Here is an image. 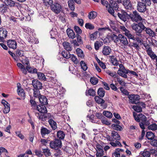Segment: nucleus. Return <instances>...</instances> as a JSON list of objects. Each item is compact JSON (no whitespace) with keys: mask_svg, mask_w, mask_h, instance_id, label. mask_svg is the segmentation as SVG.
Masks as SVG:
<instances>
[{"mask_svg":"<svg viewBox=\"0 0 157 157\" xmlns=\"http://www.w3.org/2000/svg\"><path fill=\"white\" fill-rule=\"evenodd\" d=\"M135 112H133V115L134 119L136 121L138 122H140V121L142 122L139 123L140 127L142 129H144V125L148 126L150 124L149 121L147 120L146 117L142 113H140L138 116H136Z\"/></svg>","mask_w":157,"mask_h":157,"instance_id":"obj_1","label":"nucleus"},{"mask_svg":"<svg viewBox=\"0 0 157 157\" xmlns=\"http://www.w3.org/2000/svg\"><path fill=\"white\" fill-rule=\"evenodd\" d=\"M50 147L55 150H58L62 147V142L61 140L58 139H55L51 141L50 143Z\"/></svg>","mask_w":157,"mask_h":157,"instance_id":"obj_2","label":"nucleus"},{"mask_svg":"<svg viewBox=\"0 0 157 157\" xmlns=\"http://www.w3.org/2000/svg\"><path fill=\"white\" fill-rule=\"evenodd\" d=\"M132 29L135 32H142L146 28V27L144 25L143 23L140 22L137 24L133 23L131 25Z\"/></svg>","mask_w":157,"mask_h":157,"instance_id":"obj_3","label":"nucleus"},{"mask_svg":"<svg viewBox=\"0 0 157 157\" xmlns=\"http://www.w3.org/2000/svg\"><path fill=\"white\" fill-rule=\"evenodd\" d=\"M129 17L132 21L136 22L141 21L142 19L141 16L136 11H133L132 13L130 14Z\"/></svg>","mask_w":157,"mask_h":157,"instance_id":"obj_4","label":"nucleus"},{"mask_svg":"<svg viewBox=\"0 0 157 157\" xmlns=\"http://www.w3.org/2000/svg\"><path fill=\"white\" fill-rule=\"evenodd\" d=\"M50 7L52 10L55 13L58 14L61 11V6L58 3H52Z\"/></svg>","mask_w":157,"mask_h":157,"instance_id":"obj_5","label":"nucleus"},{"mask_svg":"<svg viewBox=\"0 0 157 157\" xmlns=\"http://www.w3.org/2000/svg\"><path fill=\"white\" fill-rule=\"evenodd\" d=\"M119 69L117 71V74L121 77L127 78V76L124 73V71L127 70V69H125L122 64L119 65Z\"/></svg>","mask_w":157,"mask_h":157,"instance_id":"obj_6","label":"nucleus"},{"mask_svg":"<svg viewBox=\"0 0 157 157\" xmlns=\"http://www.w3.org/2000/svg\"><path fill=\"white\" fill-rule=\"evenodd\" d=\"M130 101L132 104H136L140 99V96L137 94H132L128 96Z\"/></svg>","mask_w":157,"mask_h":157,"instance_id":"obj_7","label":"nucleus"},{"mask_svg":"<svg viewBox=\"0 0 157 157\" xmlns=\"http://www.w3.org/2000/svg\"><path fill=\"white\" fill-rule=\"evenodd\" d=\"M146 6H147L143 2H139L137 6V9L139 12L144 13L146 10Z\"/></svg>","mask_w":157,"mask_h":157,"instance_id":"obj_8","label":"nucleus"},{"mask_svg":"<svg viewBox=\"0 0 157 157\" xmlns=\"http://www.w3.org/2000/svg\"><path fill=\"white\" fill-rule=\"evenodd\" d=\"M96 157H99L100 156H103L104 155V151L102 147L99 144H97L96 146Z\"/></svg>","mask_w":157,"mask_h":157,"instance_id":"obj_9","label":"nucleus"},{"mask_svg":"<svg viewBox=\"0 0 157 157\" xmlns=\"http://www.w3.org/2000/svg\"><path fill=\"white\" fill-rule=\"evenodd\" d=\"M117 15L119 17L122 21L125 22L127 21L128 14L124 10H122L121 13H118Z\"/></svg>","mask_w":157,"mask_h":157,"instance_id":"obj_10","label":"nucleus"},{"mask_svg":"<svg viewBox=\"0 0 157 157\" xmlns=\"http://www.w3.org/2000/svg\"><path fill=\"white\" fill-rule=\"evenodd\" d=\"M32 85L34 88V89L39 90L42 88V83L37 80H33Z\"/></svg>","mask_w":157,"mask_h":157,"instance_id":"obj_11","label":"nucleus"},{"mask_svg":"<svg viewBox=\"0 0 157 157\" xmlns=\"http://www.w3.org/2000/svg\"><path fill=\"white\" fill-rule=\"evenodd\" d=\"M119 38L120 43L122 45L125 46L128 45V42L127 39L124 35L121 34H119Z\"/></svg>","mask_w":157,"mask_h":157,"instance_id":"obj_12","label":"nucleus"},{"mask_svg":"<svg viewBox=\"0 0 157 157\" xmlns=\"http://www.w3.org/2000/svg\"><path fill=\"white\" fill-rule=\"evenodd\" d=\"M2 103L4 106V108L3 110V112L5 113H8L10 110V105L7 102L4 100H2Z\"/></svg>","mask_w":157,"mask_h":157,"instance_id":"obj_13","label":"nucleus"},{"mask_svg":"<svg viewBox=\"0 0 157 157\" xmlns=\"http://www.w3.org/2000/svg\"><path fill=\"white\" fill-rule=\"evenodd\" d=\"M45 105H39L36 106L37 110L41 113H46L47 112Z\"/></svg>","mask_w":157,"mask_h":157,"instance_id":"obj_14","label":"nucleus"},{"mask_svg":"<svg viewBox=\"0 0 157 157\" xmlns=\"http://www.w3.org/2000/svg\"><path fill=\"white\" fill-rule=\"evenodd\" d=\"M7 44L10 48L15 49L17 47V43L16 41L13 40H9L7 42Z\"/></svg>","mask_w":157,"mask_h":157,"instance_id":"obj_15","label":"nucleus"},{"mask_svg":"<svg viewBox=\"0 0 157 157\" xmlns=\"http://www.w3.org/2000/svg\"><path fill=\"white\" fill-rule=\"evenodd\" d=\"M123 4L126 9L131 10L132 8V4L128 0H123Z\"/></svg>","mask_w":157,"mask_h":157,"instance_id":"obj_16","label":"nucleus"},{"mask_svg":"<svg viewBox=\"0 0 157 157\" xmlns=\"http://www.w3.org/2000/svg\"><path fill=\"white\" fill-rule=\"evenodd\" d=\"M17 92L18 94L21 97L25 96V93L24 90L21 88V85L20 83H18L17 85Z\"/></svg>","mask_w":157,"mask_h":157,"instance_id":"obj_17","label":"nucleus"},{"mask_svg":"<svg viewBox=\"0 0 157 157\" xmlns=\"http://www.w3.org/2000/svg\"><path fill=\"white\" fill-rule=\"evenodd\" d=\"M7 32L5 29L0 28V38L2 40L7 36Z\"/></svg>","mask_w":157,"mask_h":157,"instance_id":"obj_18","label":"nucleus"},{"mask_svg":"<svg viewBox=\"0 0 157 157\" xmlns=\"http://www.w3.org/2000/svg\"><path fill=\"white\" fill-rule=\"evenodd\" d=\"M39 100L41 105H46L48 104V100L45 96L41 95L39 97Z\"/></svg>","mask_w":157,"mask_h":157,"instance_id":"obj_19","label":"nucleus"},{"mask_svg":"<svg viewBox=\"0 0 157 157\" xmlns=\"http://www.w3.org/2000/svg\"><path fill=\"white\" fill-rule=\"evenodd\" d=\"M120 29H121L123 32V33L128 38L131 34L130 32L127 30L124 26H120Z\"/></svg>","mask_w":157,"mask_h":157,"instance_id":"obj_20","label":"nucleus"},{"mask_svg":"<svg viewBox=\"0 0 157 157\" xmlns=\"http://www.w3.org/2000/svg\"><path fill=\"white\" fill-rule=\"evenodd\" d=\"M111 52V49L109 46L104 47L102 50V53L105 56L109 55Z\"/></svg>","mask_w":157,"mask_h":157,"instance_id":"obj_21","label":"nucleus"},{"mask_svg":"<svg viewBox=\"0 0 157 157\" xmlns=\"http://www.w3.org/2000/svg\"><path fill=\"white\" fill-rule=\"evenodd\" d=\"M128 38L131 39L133 40L136 41L139 43H142L143 40L139 37L136 36L135 37L134 36L131 34L130 36Z\"/></svg>","mask_w":157,"mask_h":157,"instance_id":"obj_22","label":"nucleus"},{"mask_svg":"<svg viewBox=\"0 0 157 157\" xmlns=\"http://www.w3.org/2000/svg\"><path fill=\"white\" fill-rule=\"evenodd\" d=\"M111 136L113 137V140H119L120 139V136L117 132L113 131L111 133Z\"/></svg>","mask_w":157,"mask_h":157,"instance_id":"obj_23","label":"nucleus"},{"mask_svg":"<svg viewBox=\"0 0 157 157\" xmlns=\"http://www.w3.org/2000/svg\"><path fill=\"white\" fill-rule=\"evenodd\" d=\"M67 33L69 38L73 39L75 37V33L73 30L70 29H67Z\"/></svg>","mask_w":157,"mask_h":157,"instance_id":"obj_24","label":"nucleus"},{"mask_svg":"<svg viewBox=\"0 0 157 157\" xmlns=\"http://www.w3.org/2000/svg\"><path fill=\"white\" fill-rule=\"evenodd\" d=\"M4 2L7 6L11 7L15 6V2L12 0H4Z\"/></svg>","mask_w":157,"mask_h":157,"instance_id":"obj_25","label":"nucleus"},{"mask_svg":"<svg viewBox=\"0 0 157 157\" xmlns=\"http://www.w3.org/2000/svg\"><path fill=\"white\" fill-rule=\"evenodd\" d=\"M51 131L46 128L42 127L41 129V133L43 137L46 134H48L50 133Z\"/></svg>","mask_w":157,"mask_h":157,"instance_id":"obj_26","label":"nucleus"},{"mask_svg":"<svg viewBox=\"0 0 157 157\" xmlns=\"http://www.w3.org/2000/svg\"><path fill=\"white\" fill-rule=\"evenodd\" d=\"M63 44L64 48L67 51H69L71 50V47L70 43L67 41H65L63 43Z\"/></svg>","mask_w":157,"mask_h":157,"instance_id":"obj_27","label":"nucleus"},{"mask_svg":"<svg viewBox=\"0 0 157 157\" xmlns=\"http://www.w3.org/2000/svg\"><path fill=\"white\" fill-rule=\"evenodd\" d=\"M108 37L114 41L115 43H117L119 40V36H117L114 34H111L108 36Z\"/></svg>","mask_w":157,"mask_h":157,"instance_id":"obj_28","label":"nucleus"},{"mask_svg":"<svg viewBox=\"0 0 157 157\" xmlns=\"http://www.w3.org/2000/svg\"><path fill=\"white\" fill-rule=\"evenodd\" d=\"M48 122L53 129L55 130L56 128V123L53 120L50 119Z\"/></svg>","mask_w":157,"mask_h":157,"instance_id":"obj_29","label":"nucleus"},{"mask_svg":"<svg viewBox=\"0 0 157 157\" xmlns=\"http://www.w3.org/2000/svg\"><path fill=\"white\" fill-rule=\"evenodd\" d=\"M68 6L71 10L73 11L75 9V2L73 0H70L68 2Z\"/></svg>","mask_w":157,"mask_h":157,"instance_id":"obj_30","label":"nucleus"},{"mask_svg":"<svg viewBox=\"0 0 157 157\" xmlns=\"http://www.w3.org/2000/svg\"><path fill=\"white\" fill-rule=\"evenodd\" d=\"M140 154L143 156L142 157H150L151 154L149 151L147 149H145L143 151L140 152Z\"/></svg>","mask_w":157,"mask_h":157,"instance_id":"obj_31","label":"nucleus"},{"mask_svg":"<svg viewBox=\"0 0 157 157\" xmlns=\"http://www.w3.org/2000/svg\"><path fill=\"white\" fill-rule=\"evenodd\" d=\"M97 16V13L94 11H92L89 13L88 17L90 19H94Z\"/></svg>","mask_w":157,"mask_h":157,"instance_id":"obj_32","label":"nucleus"},{"mask_svg":"<svg viewBox=\"0 0 157 157\" xmlns=\"http://www.w3.org/2000/svg\"><path fill=\"white\" fill-rule=\"evenodd\" d=\"M98 94L101 97L103 98L105 94V91L102 88H100L98 89Z\"/></svg>","mask_w":157,"mask_h":157,"instance_id":"obj_33","label":"nucleus"},{"mask_svg":"<svg viewBox=\"0 0 157 157\" xmlns=\"http://www.w3.org/2000/svg\"><path fill=\"white\" fill-rule=\"evenodd\" d=\"M95 101L98 104H103L105 101L102 98H99L98 96H96L94 97Z\"/></svg>","mask_w":157,"mask_h":157,"instance_id":"obj_34","label":"nucleus"},{"mask_svg":"<svg viewBox=\"0 0 157 157\" xmlns=\"http://www.w3.org/2000/svg\"><path fill=\"white\" fill-rule=\"evenodd\" d=\"M76 52L78 57L82 58H84V55L82 50L79 48H77L76 50Z\"/></svg>","mask_w":157,"mask_h":157,"instance_id":"obj_35","label":"nucleus"},{"mask_svg":"<svg viewBox=\"0 0 157 157\" xmlns=\"http://www.w3.org/2000/svg\"><path fill=\"white\" fill-rule=\"evenodd\" d=\"M146 136L148 140H152L154 138L155 135L152 132H147Z\"/></svg>","mask_w":157,"mask_h":157,"instance_id":"obj_36","label":"nucleus"},{"mask_svg":"<svg viewBox=\"0 0 157 157\" xmlns=\"http://www.w3.org/2000/svg\"><path fill=\"white\" fill-rule=\"evenodd\" d=\"M61 54L62 56L64 58L68 59L70 57L71 54L68 51H63L62 52Z\"/></svg>","mask_w":157,"mask_h":157,"instance_id":"obj_37","label":"nucleus"},{"mask_svg":"<svg viewBox=\"0 0 157 157\" xmlns=\"http://www.w3.org/2000/svg\"><path fill=\"white\" fill-rule=\"evenodd\" d=\"M70 58L74 63L76 64H77L79 62V60L77 59L76 57L73 54H71L70 57Z\"/></svg>","mask_w":157,"mask_h":157,"instance_id":"obj_38","label":"nucleus"},{"mask_svg":"<svg viewBox=\"0 0 157 157\" xmlns=\"http://www.w3.org/2000/svg\"><path fill=\"white\" fill-rule=\"evenodd\" d=\"M145 30V31L146 33L149 34V36H155V32L151 29L146 28Z\"/></svg>","mask_w":157,"mask_h":157,"instance_id":"obj_39","label":"nucleus"},{"mask_svg":"<svg viewBox=\"0 0 157 157\" xmlns=\"http://www.w3.org/2000/svg\"><path fill=\"white\" fill-rule=\"evenodd\" d=\"M39 79L40 80H46V78L44 74L41 72H38L37 74Z\"/></svg>","mask_w":157,"mask_h":157,"instance_id":"obj_40","label":"nucleus"},{"mask_svg":"<svg viewBox=\"0 0 157 157\" xmlns=\"http://www.w3.org/2000/svg\"><path fill=\"white\" fill-rule=\"evenodd\" d=\"M57 136L59 139H63L64 138L65 134L62 131H59L57 132Z\"/></svg>","mask_w":157,"mask_h":157,"instance_id":"obj_41","label":"nucleus"},{"mask_svg":"<svg viewBox=\"0 0 157 157\" xmlns=\"http://www.w3.org/2000/svg\"><path fill=\"white\" fill-rule=\"evenodd\" d=\"M85 27L87 29L93 30L94 29V25L90 23H86L85 25Z\"/></svg>","mask_w":157,"mask_h":157,"instance_id":"obj_42","label":"nucleus"},{"mask_svg":"<svg viewBox=\"0 0 157 157\" xmlns=\"http://www.w3.org/2000/svg\"><path fill=\"white\" fill-rule=\"evenodd\" d=\"M111 127L113 129L117 131H121L122 129V127L117 124H112Z\"/></svg>","mask_w":157,"mask_h":157,"instance_id":"obj_43","label":"nucleus"},{"mask_svg":"<svg viewBox=\"0 0 157 157\" xmlns=\"http://www.w3.org/2000/svg\"><path fill=\"white\" fill-rule=\"evenodd\" d=\"M106 72L109 75L112 77L116 78L118 77L116 73L115 72H111L110 71L108 70L106 71Z\"/></svg>","mask_w":157,"mask_h":157,"instance_id":"obj_44","label":"nucleus"},{"mask_svg":"<svg viewBox=\"0 0 157 157\" xmlns=\"http://www.w3.org/2000/svg\"><path fill=\"white\" fill-rule=\"evenodd\" d=\"M111 61L112 63L114 65L117 66L118 64V62L114 56H110Z\"/></svg>","mask_w":157,"mask_h":157,"instance_id":"obj_45","label":"nucleus"},{"mask_svg":"<svg viewBox=\"0 0 157 157\" xmlns=\"http://www.w3.org/2000/svg\"><path fill=\"white\" fill-rule=\"evenodd\" d=\"M43 153L46 156H49L51 155V153L50 150L48 149H44L43 150Z\"/></svg>","mask_w":157,"mask_h":157,"instance_id":"obj_46","label":"nucleus"},{"mask_svg":"<svg viewBox=\"0 0 157 157\" xmlns=\"http://www.w3.org/2000/svg\"><path fill=\"white\" fill-rule=\"evenodd\" d=\"M44 4L47 6H51L53 3L52 0H43Z\"/></svg>","mask_w":157,"mask_h":157,"instance_id":"obj_47","label":"nucleus"},{"mask_svg":"<svg viewBox=\"0 0 157 157\" xmlns=\"http://www.w3.org/2000/svg\"><path fill=\"white\" fill-rule=\"evenodd\" d=\"M128 73H130L131 74L136 76V77L138 76V75L137 73H136V72L132 71H130L128 69H127V70H125L124 71V73L126 75Z\"/></svg>","mask_w":157,"mask_h":157,"instance_id":"obj_48","label":"nucleus"},{"mask_svg":"<svg viewBox=\"0 0 157 157\" xmlns=\"http://www.w3.org/2000/svg\"><path fill=\"white\" fill-rule=\"evenodd\" d=\"M133 109L137 112H140L142 111V108L138 105H133L132 107Z\"/></svg>","mask_w":157,"mask_h":157,"instance_id":"obj_49","label":"nucleus"},{"mask_svg":"<svg viewBox=\"0 0 157 157\" xmlns=\"http://www.w3.org/2000/svg\"><path fill=\"white\" fill-rule=\"evenodd\" d=\"M80 65L81 68L84 71H86L87 68L86 64L83 61H81L80 63Z\"/></svg>","mask_w":157,"mask_h":157,"instance_id":"obj_50","label":"nucleus"},{"mask_svg":"<svg viewBox=\"0 0 157 157\" xmlns=\"http://www.w3.org/2000/svg\"><path fill=\"white\" fill-rule=\"evenodd\" d=\"M148 128L149 129L155 130L157 129V125L155 124H153L150 125H148Z\"/></svg>","mask_w":157,"mask_h":157,"instance_id":"obj_51","label":"nucleus"},{"mask_svg":"<svg viewBox=\"0 0 157 157\" xmlns=\"http://www.w3.org/2000/svg\"><path fill=\"white\" fill-rule=\"evenodd\" d=\"M111 2H112V5L113 9L115 10H117L118 9V5L117 3L115 2H113L111 1L110 3H111Z\"/></svg>","mask_w":157,"mask_h":157,"instance_id":"obj_52","label":"nucleus"},{"mask_svg":"<svg viewBox=\"0 0 157 157\" xmlns=\"http://www.w3.org/2000/svg\"><path fill=\"white\" fill-rule=\"evenodd\" d=\"M90 81L92 84L95 85L98 83V80L97 78L93 77L90 78Z\"/></svg>","mask_w":157,"mask_h":157,"instance_id":"obj_53","label":"nucleus"},{"mask_svg":"<svg viewBox=\"0 0 157 157\" xmlns=\"http://www.w3.org/2000/svg\"><path fill=\"white\" fill-rule=\"evenodd\" d=\"M50 33L51 38L55 39L56 36V32L55 30H52L50 31Z\"/></svg>","mask_w":157,"mask_h":157,"instance_id":"obj_54","label":"nucleus"},{"mask_svg":"<svg viewBox=\"0 0 157 157\" xmlns=\"http://www.w3.org/2000/svg\"><path fill=\"white\" fill-rule=\"evenodd\" d=\"M102 43L101 42L97 41L95 42L94 43V47L95 49L96 50H98L99 49V47L101 46V44Z\"/></svg>","mask_w":157,"mask_h":157,"instance_id":"obj_55","label":"nucleus"},{"mask_svg":"<svg viewBox=\"0 0 157 157\" xmlns=\"http://www.w3.org/2000/svg\"><path fill=\"white\" fill-rule=\"evenodd\" d=\"M103 114L105 116L108 118H111L112 116V114L108 111H104Z\"/></svg>","mask_w":157,"mask_h":157,"instance_id":"obj_56","label":"nucleus"},{"mask_svg":"<svg viewBox=\"0 0 157 157\" xmlns=\"http://www.w3.org/2000/svg\"><path fill=\"white\" fill-rule=\"evenodd\" d=\"M33 90V96L35 97H39V95H40V92L39 90L34 89Z\"/></svg>","mask_w":157,"mask_h":157,"instance_id":"obj_57","label":"nucleus"},{"mask_svg":"<svg viewBox=\"0 0 157 157\" xmlns=\"http://www.w3.org/2000/svg\"><path fill=\"white\" fill-rule=\"evenodd\" d=\"M98 32H95L90 35V38L91 40H94L96 39L97 36Z\"/></svg>","mask_w":157,"mask_h":157,"instance_id":"obj_58","label":"nucleus"},{"mask_svg":"<svg viewBox=\"0 0 157 157\" xmlns=\"http://www.w3.org/2000/svg\"><path fill=\"white\" fill-rule=\"evenodd\" d=\"M16 55L17 56L21 57L24 56V52L19 50H17L16 52Z\"/></svg>","mask_w":157,"mask_h":157,"instance_id":"obj_59","label":"nucleus"},{"mask_svg":"<svg viewBox=\"0 0 157 157\" xmlns=\"http://www.w3.org/2000/svg\"><path fill=\"white\" fill-rule=\"evenodd\" d=\"M35 152L36 155L39 157H41L43 155V152L40 150H35Z\"/></svg>","mask_w":157,"mask_h":157,"instance_id":"obj_60","label":"nucleus"},{"mask_svg":"<svg viewBox=\"0 0 157 157\" xmlns=\"http://www.w3.org/2000/svg\"><path fill=\"white\" fill-rule=\"evenodd\" d=\"M117 79L119 83L122 86H124L126 84L125 82L119 77H117Z\"/></svg>","mask_w":157,"mask_h":157,"instance_id":"obj_61","label":"nucleus"},{"mask_svg":"<svg viewBox=\"0 0 157 157\" xmlns=\"http://www.w3.org/2000/svg\"><path fill=\"white\" fill-rule=\"evenodd\" d=\"M88 94L90 96H94L95 95V91L93 89H90L88 90Z\"/></svg>","mask_w":157,"mask_h":157,"instance_id":"obj_62","label":"nucleus"},{"mask_svg":"<svg viewBox=\"0 0 157 157\" xmlns=\"http://www.w3.org/2000/svg\"><path fill=\"white\" fill-rule=\"evenodd\" d=\"M5 155H8V151L4 147H0V155L2 153H5Z\"/></svg>","mask_w":157,"mask_h":157,"instance_id":"obj_63","label":"nucleus"},{"mask_svg":"<svg viewBox=\"0 0 157 157\" xmlns=\"http://www.w3.org/2000/svg\"><path fill=\"white\" fill-rule=\"evenodd\" d=\"M74 30L75 32L78 34H80L82 33V30L79 27L77 26H75L74 27Z\"/></svg>","mask_w":157,"mask_h":157,"instance_id":"obj_64","label":"nucleus"}]
</instances>
